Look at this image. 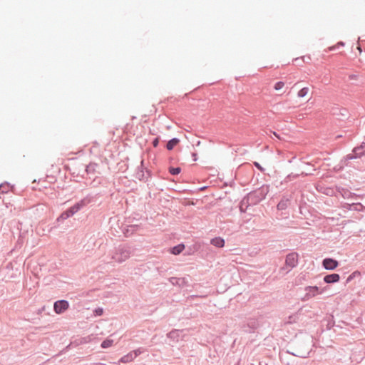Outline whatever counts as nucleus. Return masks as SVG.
I'll return each mask as SVG.
<instances>
[{"instance_id":"nucleus-1","label":"nucleus","mask_w":365,"mask_h":365,"mask_svg":"<svg viewBox=\"0 0 365 365\" xmlns=\"http://www.w3.org/2000/svg\"><path fill=\"white\" fill-rule=\"evenodd\" d=\"M312 342V340L309 336L307 338L305 342H302L301 341H297L295 343L296 345V353H293L292 354L301 357L306 358L309 356L310 352V344Z\"/></svg>"},{"instance_id":"nucleus-2","label":"nucleus","mask_w":365,"mask_h":365,"mask_svg":"<svg viewBox=\"0 0 365 365\" xmlns=\"http://www.w3.org/2000/svg\"><path fill=\"white\" fill-rule=\"evenodd\" d=\"M259 324L257 319L254 318L248 319L245 322L241 328L242 330L246 333H252L259 327Z\"/></svg>"},{"instance_id":"nucleus-3","label":"nucleus","mask_w":365,"mask_h":365,"mask_svg":"<svg viewBox=\"0 0 365 365\" xmlns=\"http://www.w3.org/2000/svg\"><path fill=\"white\" fill-rule=\"evenodd\" d=\"M130 257V252L123 248L118 249L115 251L112 258L117 262L121 263L127 260Z\"/></svg>"},{"instance_id":"nucleus-4","label":"nucleus","mask_w":365,"mask_h":365,"mask_svg":"<svg viewBox=\"0 0 365 365\" xmlns=\"http://www.w3.org/2000/svg\"><path fill=\"white\" fill-rule=\"evenodd\" d=\"M69 304L66 300H58L53 303V309L56 314H61L68 308Z\"/></svg>"},{"instance_id":"nucleus-5","label":"nucleus","mask_w":365,"mask_h":365,"mask_svg":"<svg viewBox=\"0 0 365 365\" xmlns=\"http://www.w3.org/2000/svg\"><path fill=\"white\" fill-rule=\"evenodd\" d=\"M81 207V205L79 203L76 204L66 211L63 212L58 218V220H63L68 219V217L73 215L76 212H77L80 210Z\"/></svg>"},{"instance_id":"nucleus-6","label":"nucleus","mask_w":365,"mask_h":365,"mask_svg":"<svg viewBox=\"0 0 365 365\" xmlns=\"http://www.w3.org/2000/svg\"><path fill=\"white\" fill-rule=\"evenodd\" d=\"M298 264V255L295 252L289 253L287 255L285 265L290 269L295 267Z\"/></svg>"},{"instance_id":"nucleus-7","label":"nucleus","mask_w":365,"mask_h":365,"mask_svg":"<svg viewBox=\"0 0 365 365\" xmlns=\"http://www.w3.org/2000/svg\"><path fill=\"white\" fill-rule=\"evenodd\" d=\"M339 263L336 260L331 259V258H327L323 260V266L327 269H334L337 266Z\"/></svg>"},{"instance_id":"nucleus-8","label":"nucleus","mask_w":365,"mask_h":365,"mask_svg":"<svg viewBox=\"0 0 365 365\" xmlns=\"http://www.w3.org/2000/svg\"><path fill=\"white\" fill-rule=\"evenodd\" d=\"M182 331L179 329H173L167 334V337L171 339L174 342H178L180 338V333Z\"/></svg>"},{"instance_id":"nucleus-9","label":"nucleus","mask_w":365,"mask_h":365,"mask_svg":"<svg viewBox=\"0 0 365 365\" xmlns=\"http://www.w3.org/2000/svg\"><path fill=\"white\" fill-rule=\"evenodd\" d=\"M306 291H307V293H306L307 296H310V295L315 296V295H319V294H322V290L319 289L316 286L309 287L306 289Z\"/></svg>"},{"instance_id":"nucleus-10","label":"nucleus","mask_w":365,"mask_h":365,"mask_svg":"<svg viewBox=\"0 0 365 365\" xmlns=\"http://www.w3.org/2000/svg\"><path fill=\"white\" fill-rule=\"evenodd\" d=\"M339 275L338 274H331L324 277V280L327 283L336 282L339 280Z\"/></svg>"},{"instance_id":"nucleus-11","label":"nucleus","mask_w":365,"mask_h":365,"mask_svg":"<svg viewBox=\"0 0 365 365\" xmlns=\"http://www.w3.org/2000/svg\"><path fill=\"white\" fill-rule=\"evenodd\" d=\"M211 244L217 247H222L225 245V240L221 237H215L211 240Z\"/></svg>"},{"instance_id":"nucleus-12","label":"nucleus","mask_w":365,"mask_h":365,"mask_svg":"<svg viewBox=\"0 0 365 365\" xmlns=\"http://www.w3.org/2000/svg\"><path fill=\"white\" fill-rule=\"evenodd\" d=\"M134 359L135 358L133 357V354H131V352H129L128 354L122 356L120 359L119 361L123 364H127L133 361Z\"/></svg>"},{"instance_id":"nucleus-13","label":"nucleus","mask_w":365,"mask_h":365,"mask_svg":"<svg viewBox=\"0 0 365 365\" xmlns=\"http://www.w3.org/2000/svg\"><path fill=\"white\" fill-rule=\"evenodd\" d=\"M185 249V245L183 244H179L175 247H173L172 249H171V253L175 255H179L180 253H181Z\"/></svg>"},{"instance_id":"nucleus-14","label":"nucleus","mask_w":365,"mask_h":365,"mask_svg":"<svg viewBox=\"0 0 365 365\" xmlns=\"http://www.w3.org/2000/svg\"><path fill=\"white\" fill-rule=\"evenodd\" d=\"M310 90L308 87H304L297 93V96L300 98H305L309 94Z\"/></svg>"},{"instance_id":"nucleus-15","label":"nucleus","mask_w":365,"mask_h":365,"mask_svg":"<svg viewBox=\"0 0 365 365\" xmlns=\"http://www.w3.org/2000/svg\"><path fill=\"white\" fill-rule=\"evenodd\" d=\"M179 141L180 140L178 138H173L169 140L167 143V149L169 150H173V148L178 144Z\"/></svg>"},{"instance_id":"nucleus-16","label":"nucleus","mask_w":365,"mask_h":365,"mask_svg":"<svg viewBox=\"0 0 365 365\" xmlns=\"http://www.w3.org/2000/svg\"><path fill=\"white\" fill-rule=\"evenodd\" d=\"M113 339H106L104 341H103V342L101 343V346L103 349H107V348L110 347L113 345Z\"/></svg>"},{"instance_id":"nucleus-17","label":"nucleus","mask_w":365,"mask_h":365,"mask_svg":"<svg viewBox=\"0 0 365 365\" xmlns=\"http://www.w3.org/2000/svg\"><path fill=\"white\" fill-rule=\"evenodd\" d=\"M285 83L283 81H278L274 85V89L276 91H282L284 89Z\"/></svg>"},{"instance_id":"nucleus-18","label":"nucleus","mask_w":365,"mask_h":365,"mask_svg":"<svg viewBox=\"0 0 365 365\" xmlns=\"http://www.w3.org/2000/svg\"><path fill=\"white\" fill-rule=\"evenodd\" d=\"M299 315H300V314H297L295 315L289 316L288 318V320L286 321V323H287V324L295 323L297 322V320L299 319Z\"/></svg>"},{"instance_id":"nucleus-19","label":"nucleus","mask_w":365,"mask_h":365,"mask_svg":"<svg viewBox=\"0 0 365 365\" xmlns=\"http://www.w3.org/2000/svg\"><path fill=\"white\" fill-rule=\"evenodd\" d=\"M94 317H100L103 314V309L101 307H97L93 310Z\"/></svg>"},{"instance_id":"nucleus-20","label":"nucleus","mask_w":365,"mask_h":365,"mask_svg":"<svg viewBox=\"0 0 365 365\" xmlns=\"http://www.w3.org/2000/svg\"><path fill=\"white\" fill-rule=\"evenodd\" d=\"M171 282L173 284H185V280L184 278H172L171 279Z\"/></svg>"},{"instance_id":"nucleus-21","label":"nucleus","mask_w":365,"mask_h":365,"mask_svg":"<svg viewBox=\"0 0 365 365\" xmlns=\"http://www.w3.org/2000/svg\"><path fill=\"white\" fill-rule=\"evenodd\" d=\"M143 351H144L143 349L139 348V349L132 351L130 352H131V354H133V357L135 359L138 356L141 354Z\"/></svg>"},{"instance_id":"nucleus-22","label":"nucleus","mask_w":365,"mask_h":365,"mask_svg":"<svg viewBox=\"0 0 365 365\" xmlns=\"http://www.w3.org/2000/svg\"><path fill=\"white\" fill-rule=\"evenodd\" d=\"M170 173L172 175H178L180 173V168H171L170 169Z\"/></svg>"},{"instance_id":"nucleus-23","label":"nucleus","mask_w":365,"mask_h":365,"mask_svg":"<svg viewBox=\"0 0 365 365\" xmlns=\"http://www.w3.org/2000/svg\"><path fill=\"white\" fill-rule=\"evenodd\" d=\"M334 326V322L332 321V319L331 320H329L328 321V323H327V328L328 329H330L331 328H332Z\"/></svg>"},{"instance_id":"nucleus-24","label":"nucleus","mask_w":365,"mask_h":365,"mask_svg":"<svg viewBox=\"0 0 365 365\" xmlns=\"http://www.w3.org/2000/svg\"><path fill=\"white\" fill-rule=\"evenodd\" d=\"M158 141H159V140H158V138H156V139H155V140H153V146H154V147H157V146H158Z\"/></svg>"},{"instance_id":"nucleus-25","label":"nucleus","mask_w":365,"mask_h":365,"mask_svg":"<svg viewBox=\"0 0 365 365\" xmlns=\"http://www.w3.org/2000/svg\"><path fill=\"white\" fill-rule=\"evenodd\" d=\"M254 164L258 169H259L262 171L263 170V168L260 166V165L258 163L255 162Z\"/></svg>"},{"instance_id":"nucleus-26","label":"nucleus","mask_w":365,"mask_h":365,"mask_svg":"<svg viewBox=\"0 0 365 365\" xmlns=\"http://www.w3.org/2000/svg\"><path fill=\"white\" fill-rule=\"evenodd\" d=\"M359 148H356V149L354 150V152H355L356 155H358L357 152L359 151Z\"/></svg>"}]
</instances>
